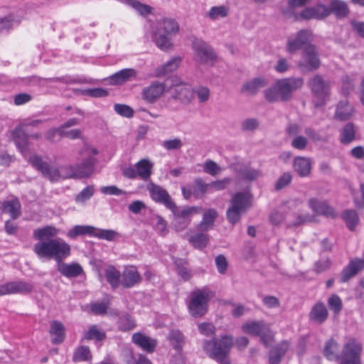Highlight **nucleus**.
Segmentation results:
<instances>
[{
    "label": "nucleus",
    "mask_w": 364,
    "mask_h": 364,
    "mask_svg": "<svg viewBox=\"0 0 364 364\" xmlns=\"http://www.w3.org/2000/svg\"><path fill=\"white\" fill-rule=\"evenodd\" d=\"M31 165L40 171L44 178H48L51 182H56L60 178L77 179L75 165L65 166L61 168L62 175L58 167L52 166L50 164L43 160L42 157L37 154L31 156L28 159Z\"/></svg>",
    "instance_id": "7ed1b4c3"
},
{
    "label": "nucleus",
    "mask_w": 364,
    "mask_h": 364,
    "mask_svg": "<svg viewBox=\"0 0 364 364\" xmlns=\"http://www.w3.org/2000/svg\"><path fill=\"white\" fill-rule=\"evenodd\" d=\"M118 232L113 230L98 229L94 227L93 236L107 241H114Z\"/></svg>",
    "instance_id": "09e8293b"
},
{
    "label": "nucleus",
    "mask_w": 364,
    "mask_h": 364,
    "mask_svg": "<svg viewBox=\"0 0 364 364\" xmlns=\"http://www.w3.org/2000/svg\"><path fill=\"white\" fill-rule=\"evenodd\" d=\"M309 205L316 214L324 215L326 216L332 218L336 215L334 210L330 207L325 201H321L316 198H311L309 200Z\"/></svg>",
    "instance_id": "a878e982"
},
{
    "label": "nucleus",
    "mask_w": 364,
    "mask_h": 364,
    "mask_svg": "<svg viewBox=\"0 0 364 364\" xmlns=\"http://www.w3.org/2000/svg\"><path fill=\"white\" fill-rule=\"evenodd\" d=\"M298 67L303 72L315 71L321 65L318 51L315 45L311 44L304 48L301 58L298 62Z\"/></svg>",
    "instance_id": "9b49d317"
},
{
    "label": "nucleus",
    "mask_w": 364,
    "mask_h": 364,
    "mask_svg": "<svg viewBox=\"0 0 364 364\" xmlns=\"http://www.w3.org/2000/svg\"><path fill=\"white\" fill-rule=\"evenodd\" d=\"M14 141L21 153L26 152L28 146V135L20 127L12 132Z\"/></svg>",
    "instance_id": "2f4dec72"
},
{
    "label": "nucleus",
    "mask_w": 364,
    "mask_h": 364,
    "mask_svg": "<svg viewBox=\"0 0 364 364\" xmlns=\"http://www.w3.org/2000/svg\"><path fill=\"white\" fill-rule=\"evenodd\" d=\"M338 343L333 338L329 339L326 343L323 349L324 356L329 360H339L340 355L336 353L338 349Z\"/></svg>",
    "instance_id": "58836bf2"
},
{
    "label": "nucleus",
    "mask_w": 364,
    "mask_h": 364,
    "mask_svg": "<svg viewBox=\"0 0 364 364\" xmlns=\"http://www.w3.org/2000/svg\"><path fill=\"white\" fill-rule=\"evenodd\" d=\"M189 242L193 245V246L198 249H203L206 247L208 237L207 235L203 233H198L193 236H191L189 238Z\"/></svg>",
    "instance_id": "6e6d98bb"
},
{
    "label": "nucleus",
    "mask_w": 364,
    "mask_h": 364,
    "mask_svg": "<svg viewBox=\"0 0 364 364\" xmlns=\"http://www.w3.org/2000/svg\"><path fill=\"white\" fill-rule=\"evenodd\" d=\"M215 266L218 272L221 274H225L228 269V262L223 255H218L215 259Z\"/></svg>",
    "instance_id": "774afa93"
},
{
    "label": "nucleus",
    "mask_w": 364,
    "mask_h": 364,
    "mask_svg": "<svg viewBox=\"0 0 364 364\" xmlns=\"http://www.w3.org/2000/svg\"><path fill=\"white\" fill-rule=\"evenodd\" d=\"M95 193V188L93 186H88L82 189L76 196L75 202L79 203H83L89 200Z\"/></svg>",
    "instance_id": "4d7b16f0"
},
{
    "label": "nucleus",
    "mask_w": 364,
    "mask_h": 364,
    "mask_svg": "<svg viewBox=\"0 0 364 364\" xmlns=\"http://www.w3.org/2000/svg\"><path fill=\"white\" fill-rule=\"evenodd\" d=\"M59 230L52 225H47L33 231V237L38 242L33 250L39 259H53L60 274L68 278L77 277L82 274V267L77 262L65 263L63 261L70 256L71 246L64 240L55 237Z\"/></svg>",
    "instance_id": "f257e3e1"
},
{
    "label": "nucleus",
    "mask_w": 364,
    "mask_h": 364,
    "mask_svg": "<svg viewBox=\"0 0 364 364\" xmlns=\"http://www.w3.org/2000/svg\"><path fill=\"white\" fill-rule=\"evenodd\" d=\"M328 16L333 14L337 18H344L350 13L349 8L346 1L342 0H331L327 6Z\"/></svg>",
    "instance_id": "5701e85b"
},
{
    "label": "nucleus",
    "mask_w": 364,
    "mask_h": 364,
    "mask_svg": "<svg viewBox=\"0 0 364 364\" xmlns=\"http://www.w3.org/2000/svg\"><path fill=\"white\" fill-rule=\"evenodd\" d=\"M168 339L177 352H181L185 344V337L183 334L178 329L170 331Z\"/></svg>",
    "instance_id": "e433bc0d"
},
{
    "label": "nucleus",
    "mask_w": 364,
    "mask_h": 364,
    "mask_svg": "<svg viewBox=\"0 0 364 364\" xmlns=\"http://www.w3.org/2000/svg\"><path fill=\"white\" fill-rule=\"evenodd\" d=\"M353 112V108L348 102L342 100L337 105L335 117L338 120L346 121L352 117Z\"/></svg>",
    "instance_id": "473e14b6"
},
{
    "label": "nucleus",
    "mask_w": 364,
    "mask_h": 364,
    "mask_svg": "<svg viewBox=\"0 0 364 364\" xmlns=\"http://www.w3.org/2000/svg\"><path fill=\"white\" fill-rule=\"evenodd\" d=\"M80 92L82 95L95 98L107 97L109 95L107 90L101 87L85 89L82 90Z\"/></svg>",
    "instance_id": "052dcab7"
},
{
    "label": "nucleus",
    "mask_w": 364,
    "mask_h": 364,
    "mask_svg": "<svg viewBox=\"0 0 364 364\" xmlns=\"http://www.w3.org/2000/svg\"><path fill=\"white\" fill-rule=\"evenodd\" d=\"M193 95L197 97L198 102L200 104H206L210 97V90L206 86H197L193 89Z\"/></svg>",
    "instance_id": "c03bdc74"
},
{
    "label": "nucleus",
    "mask_w": 364,
    "mask_h": 364,
    "mask_svg": "<svg viewBox=\"0 0 364 364\" xmlns=\"http://www.w3.org/2000/svg\"><path fill=\"white\" fill-rule=\"evenodd\" d=\"M363 346L355 338L350 337L343 347L340 364H362L360 355Z\"/></svg>",
    "instance_id": "9d476101"
},
{
    "label": "nucleus",
    "mask_w": 364,
    "mask_h": 364,
    "mask_svg": "<svg viewBox=\"0 0 364 364\" xmlns=\"http://www.w3.org/2000/svg\"><path fill=\"white\" fill-rule=\"evenodd\" d=\"M147 190L150 193V196L153 200L156 203H161L168 209L171 208L175 204L172 201L171 198L167 191L161 186L150 182L147 185Z\"/></svg>",
    "instance_id": "2eb2a0df"
},
{
    "label": "nucleus",
    "mask_w": 364,
    "mask_h": 364,
    "mask_svg": "<svg viewBox=\"0 0 364 364\" xmlns=\"http://www.w3.org/2000/svg\"><path fill=\"white\" fill-rule=\"evenodd\" d=\"M96 159L93 157L85 159L81 163L75 164L77 179L88 178L95 171Z\"/></svg>",
    "instance_id": "aec40b11"
},
{
    "label": "nucleus",
    "mask_w": 364,
    "mask_h": 364,
    "mask_svg": "<svg viewBox=\"0 0 364 364\" xmlns=\"http://www.w3.org/2000/svg\"><path fill=\"white\" fill-rule=\"evenodd\" d=\"M328 312L323 303H316L311 308L309 314V320L317 324L323 323L328 318Z\"/></svg>",
    "instance_id": "b1692460"
},
{
    "label": "nucleus",
    "mask_w": 364,
    "mask_h": 364,
    "mask_svg": "<svg viewBox=\"0 0 364 364\" xmlns=\"http://www.w3.org/2000/svg\"><path fill=\"white\" fill-rule=\"evenodd\" d=\"M230 168L238 173L242 179L246 181H253L262 176V172L259 170L247 166L232 164L230 165Z\"/></svg>",
    "instance_id": "a211bd4d"
},
{
    "label": "nucleus",
    "mask_w": 364,
    "mask_h": 364,
    "mask_svg": "<svg viewBox=\"0 0 364 364\" xmlns=\"http://www.w3.org/2000/svg\"><path fill=\"white\" fill-rule=\"evenodd\" d=\"M268 326L264 321H252L245 323L242 329L246 333L259 336L267 330Z\"/></svg>",
    "instance_id": "c85d7f7f"
},
{
    "label": "nucleus",
    "mask_w": 364,
    "mask_h": 364,
    "mask_svg": "<svg viewBox=\"0 0 364 364\" xmlns=\"http://www.w3.org/2000/svg\"><path fill=\"white\" fill-rule=\"evenodd\" d=\"M125 3L134 9L141 16H146L152 11V8L150 6L142 4L137 0H125Z\"/></svg>",
    "instance_id": "3c124183"
},
{
    "label": "nucleus",
    "mask_w": 364,
    "mask_h": 364,
    "mask_svg": "<svg viewBox=\"0 0 364 364\" xmlns=\"http://www.w3.org/2000/svg\"><path fill=\"white\" fill-rule=\"evenodd\" d=\"M228 14V9L224 6H213L207 14V16L211 20H216L218 18L226 17Z\"/></svg>",
    "instance_id": "864d4df0"
},
{
    "label": "nucleus",
    "mask_w": 364,
    "mask_h": 364,
    "mask_svg": "<svg viewBox=\"0 0 364 364\" xmlns=\"http://www.w3.org/2000/svg\"><path fill=\"white\" fill-rule=\"evenodd\" d=\"M0 209L3 213L9 214L12 220L18 219L21 215V205L16 198L2 202Z\"/></svg>",
    "instance_id": "4be33fe9"
},
{
    "label": "nucleus",
    "mask_w": 364,
    "mask_h": 364,
    "mask_svg": "<svg viewBox=\"0 0 364 364\" xmlns=\"http://www.w3.org/2000/svg\"><path fill=\"white\" fill-rule=\"evenodd\" d=\"M114 111L119 115L131 118L134 115V110L132 108L124 104H115L114 106Z\"/></svg>",
    "instance_id": "69168bd1"
},
{
    "label": "nucleus",
    "mask_w": 364,
    "mask_h": 364,
    "mask_svg": "<svg viewBox=\"0 0 364 364\" xmlns=\"http://www.w3.org/2000/svg\"><path fill=\"white\" fill-rule=\"evenodd\" d=\"M161 31L167 35H173L178 33L179 26L176 20L172 18H164L162 23Z\"/></svg>",
    "instance_id": "603ef678"
},
{
    "label": "nucleus",
    "mask_w": 364,
    "mask_h": 364,
    "mask_svg": "<svg viewBox=\"0 0 364 364\" xmlns=\"http://www.w3.org/2000/svg\"><path fill=\"white\" fill-rule=\"evenodd\" d=\"M181 58L179 57H174L164 65L157 68L155 70L156 77L165 75L171 72L176 70L179 66Z\"/></svg>",
    "instance_id": "4c0bfd02"
},
{
    "label": "nucleus",
    "mask_w": 364,
    "mask_h": 364,
    "mask_svg": "<svg viewBox=\"0 0 364 364\" xmlns=\"http://www.w3.org/2000/svg\"><path fill=\"white\" fill-rule=\"evenodd\" d=\"M132 340L135 345L148 353L154 352L157 346L156 339L152 338L141 332L133 333Z\"/></svg>",
    "instance_id": "f3484780"
},
{
    "label": "nucleus",
    "mask_w": 364,
    "mask_h": 364,
    "mask_svg": "<svg viewBox=\"0 0 364 364\" xmlns=\"http://www.w3.org/2000/svg\"><path fill=\"white\" fill-rule=\"evenodd\" d=\"M94 227L90 225H75L70 229L67 235L70 238H75L80 235H90L93 236Z\"/></svg>",
    "instance_id": "37998d69"
},
{
    "label": "nucleus",
    "mask_w": 364,
    "mask_h": 364,
    "mask_svg": "<svg viewBox=\"0 0 364 364\" xmlns=\"http://www.w3.org/2000/svg\"><path fill=\"white\" fill-rule=\"evenodd\" d=\"M171 82L167 88V92L171 94L172 99L183 105L190 104L193 99V91L191 86L178 77H171Z\"/></svg>",
    "instance_id": "0eeeda50"
},
{
    "label": "nucleus",
    "mask_w": 364,
    "mask_h": 364,
    "mask_svg": "<svg viewBox=\"0 0 364 364\" xmlns=\"http://www.w3.org/2000/svg\"><path fill=\"white\" fill-rule=\"evenodd\" d=\"M268 81L265 77H258L246 82L242 87V92L255 95L259 90L266 87Z\"/></svg>",
    "instance_id": "cd10ccee"
},
{
    "label": "nucleus",
    "mask_w": 364,
    "mask_h": 364,
    "mask_svg": "<svg viewBox=\"0 0 364 364\" xmlns=\"http://www.w3.org/2000/svg\"><path fill=\"white\" fill-rule=\"evenodd\" d=\"M168 86L164 82L153 81L149 86L141 90V98L149 104L155 103L165 92Z\"/></svg>",
    "instance_id": "ddd939ff"
},
{
    "label": "nucleus",
    "mask_w": 364,
    "mask_h": 364,
    "mask_svg": "<svg viewBox=\"0 0 364 364\" xmlns=\"http://www.w3.org/2000/svg\"><path fill=\"white\" fill-rule=\"evenodd\" d=\"M250 206V196L247 193L237 192L230 200V206L226 211L228 221L235 225L240 221L241 215Z\"/></svg>",
    "instance_id": "423d86ee"
},
{
    "label": "nucleus",
    "mask_w": 364,
    "mask_h": 364,
    "mask_svg": "<svg viewBox=\"0 0 364 364\" xmlns=\"http://www.w3.org/2000/svg\"><path fill=\"white\" fill-rule=\"evenodd\" d=\"M214 293L208 289H198L191 292L188 310L194 317H201L208 310V303L213 297Z\"/></svg>",
    "instance_id": "39448f33"
},
{
    "label": "nucleus",
    "mask_w": 364,
    "mask_h": 364,
    "mask_svg": "<svg viewBox=\"0 0 364 364\" xmlns=\"http://www.w3.org/2000/svg\"><path fill=\"white\" fill-rule=\"evenodd\" d=\"M217 217L218 212L215 209L210 208L208 210H206L203 213L202 220L198 224V230L205 231L213 228L214 222Z\"/></svg>",
    "instance_id": "f704fd0d"
},
{
    "label": "nucleus",
    "mask_w": 364,
    "mask_h": 364,
    "mask_svg": "<svg viewBox=\"0 0 364 364\" xmlns=\"http://www.w3.org/2000/svg\"><path fill=\"white\" fill-rule=\"evenodd\" d=\"M173 215L174 228L177 231L185 230L191 223V217L200 212L201 208L198 206L178 207L176 204L171 208Z\"/></svg>",
    "instance_id": "1a4fd4ad"
},
{
    "label": "nucleus",
    "mask_w": 364,
    "mask_h": 364,
    "mask_svg": "<svg viewBox=\"0 0 364 364\" xmlns=\"http://www.w3.org/2000/svg\"><path fill=\"white\" fill-rule=\"evenodd\" d=\"M169 36L161 29H158L154 34V41L161 50H168L171 46Z\"/></svg>",
    "instance_id": "a19ab883"
},
{
    "label": "nucleus",
    "mask_w": 364,
    "mask_h": 364,
    "mask_svg": "<svg viewBox=\"0 0 364 364\" xmlns=\"http://www.w3.org/2000/svg\"><path fill=\"white\" fill-rule=\"evenodd\" d=\"M311 164L312 161L310 158L296 156L293 161V168L300 177H308L311 172Z\"/></svg>",
    "instance_id": "6ab92c4d"
},
{
    "label": "nucleus",
    "mask_w": 364,
    "mask_h": 364,
    "mask_svg": "<svg viewBox=\"0 0 364 364\" xmlns=\"http://www.w3.org/2000/svg\"><path fill=\"white\" fill-rule=\"evenodd\" d=\"M177 272L184 280H188L191 277V274L188 269V262L183 259H176L174 260Z\"/></svg>",
    "instance_id": "8fccbe9b"
},
{
    "label": "nucleus",
    "mask_w": 364,
    "mask_h": 364,
    "mask_svg": "<svg viewBox=\"0 0 364 364\" xmlns=\"http://www.w3.org/2000/svg\"><path fill=\"white\" fill-rule=\"evenodd\" d=\"M304 85L302 77H287L277 80L273 86L264 91L265 99L269 102H287L291 99L294 92Z\"/></svg>",
    "instance_id": "f03ea898"
},
{
    "label": "nucleus",
    "mask_w": 364,
    "mask_h": 364,
    "mask_svg": "<svg viewBox=\"0 0 364 364\" xmlns=\"http://www.w3.org/2000/svg\"><path fill=\"white\" fill-rule=\"evenodd\" d=\"M343 218L346 225L351 230L356 226L359 220L357 213L353 210H346L343 213Z\"/></svg>",
    "instance_id": "5fc2aeb1"
},
{
    "label": "nucleus",
    "mask_w": 364,
    "mask_h": 364,
    "mask_svg": "<svg viewBox=\"0 0 364 364\" xmlns=\"http://www.w3.org/2000/svg\"><path fill=\"white\" fill-rule=\"evenodd\" d=\"M363 269L364 258H355L351 259L348 265L343 268L341 273V282L346 283L348 282Z\"/></svg>",
    "instance_id": "dca6fc26"
},
{
    "label": "nucleus",
    "mask_w": 364,
    "mask_h": 364,
    "mask_svg": "<svg viewBox=\"0 0 364 364\" xmlns=\"http://www.w3.org/2000/svg\"><path fill=\"white\" fill-rule=\"evenodd\" d=\"M329 309L335 314H338L343 307V303L341 298L337 294H333L328 299Z\"/></svg>",
    "instance_id": "e2e57ef3"
},
{
    "label": "nucleus",
    "mask_w": 364,
    "mask_h": 364,
    "mask_svg": "<svg viewBox=\"0 0 364 364\" xmlns=\"http://www.w3.org/2000/svg\"><path fill=\"white\" fill-rule=\"evenodd\" d=\"M162 146L166 151L179 150L183 147V143L181 139L173 138L164 140Z\"/></svg>",
    "instance_id": "bf43d9fd"
},
{
    "label": "nucleus",
    "mask_w": 364,
    "mask_h": 364,
    "mask_svg": "<svg viewBox=\"0 0 364 364\" xmlns=\"http://www.w3.org/2000/svg\"><path fill=\"white\" fill-rule=\"evenodd\" d=\"M300 16L304 19H318L321 20L328 16L327 6L324 4H318L313 7L304 9Z\"/></svg>",
    "instance_id": "412c9836"
},
{
    "label": "nucleus",
    "mask_w": 364,
    "mask_h": 364,
    "mask_svg": "<svg viewBox=\"0 0 364 364\" xmlns=\"http://www.w3.org/2000/svg\"><path fill=\"white\" fill-rule=\"evenodd\" d=\"M192 48L193 59L197 63L212 65L215 61L217 55L214 49L201 38H194Z\"/></svg>",
    "instance_id": "6e6552de"
},
{
    "label": "nucleus",
    "mask_w": 364,
    "mask_h": 364,
    "mask_svg": "<svg viewBox=\"0 0 364 364\" xmlns=\"http://www.w3.org/2000/svg\"><path fill=\"white\" fill-rule=\"evenodd\" d=\"M105 276L107 282L113 289H116L119 284L120 272L111 266L106 269Z\"/></svg>",
    "instance_id": "de8ad7c7"
},
{
    "label": "nucleus",
    "mask_w": 364,
    "mask_h": 364,
    "mask_svg": "<svg viewBox=\"0 0 364 364\" xmlns=\"http://www.w3.org/2000/svg\"><path fill=\"white\" fill-rule=\"evenodd\" d=\"M259 122L257 119L248 118L241 122V130L244 132H254L258 129Z\"/></svg>",
    "instance_id": "680f3d73"
},
{
    "label": "nucleus",
    "mask_w": 364,
    "mask_h": 364,
    "mask_svg": "<svg viewBox=\"0 0 364 364\" xmlns=\"http://www.w3.org/2000/svg\"><path fill=\"white\" fill-rule=\"evenodd\" d=\"M136 72L134 69L125 68L111 75L108 80L110 85H121L129 80L132 77H136Z\"/></svg>",
    "instance_id": "bb28decb"
},
{
    "label": "nucleus",
    "mask_w": 364,
    "mask_h": 364,
    "mask_svg": "<svg viewBox=\"0 0 364 364\" xmlns=\"http://www.w3.org/2000/svg\"><path fill=\"white\" fill-rule=\"evenodd\" d=\"M9 294H29L32 291L33 286L32 284L24 281H14L7 282Z\"/></svg>",
    "instance_id": "7c9ffc66"
},
{
    "label": "nucleus",
    "mask_w": 364,
    "mask_h": 364,
    "mask_svg": "<svg viewBox=\"0 0 364 364\" xmlns=\"http://www.w3.org/2000/svg\"><path fill=\"white\" fill-rule=\"evenodd\" d=\"M137 175L140 178L147 181L151 175L153 164L146 159H141L136 165Z\"/></svg>",
    "instance_id": "c9c22d12"
},
{
    "label": "nucleus",
    "mask_w": 364,
    "mask_h": 364,
    "mask_svg": "<svg viewBox=\"0 0 364 364\" xmlns=\"http://www.w3.org/2000/svg\"><path fill=\"white\" fill-rule=\"evenodd\" d=\"M312 41V32L308 29H301L296 33L294 38L288 39L286 50L290 54H294L299 50H303L306 46L311 45Z\"/></svg>",
    "instance_id": "f8f14e48"
},
{
    "label": "nucleus",
    "mask_w": 364,
    "mask_h": 364,
    "mask_svg": "<svg viewBox=\"0 0 364 364\" xmlns=\"http://www.w3.org/2000/svg\"><path fill=\"white\" fill-rule=\"evenodd\" d=\"M136 324L132 317L127 313L122 314L118 320V328L122 331H129L136 327Z\"/></svg>",
    "instance_id": "79ce46f5"
},
{
    "label": "nucleus",
    "mask_w": 364,
    "mask_h": 364,
    "mask_svg": "<svg viewBox=\"0 0 364 364\" xmlns=\"http://www.w3.org/2000/svg\"><path fill=\"white\" fill-rule=\"evenodd\" d=\"M233 344V336L226 334L220 338H213L211 341L205 340L203 348L211 358L220 364H231L229 353Z\"/></svg>",
    "instance_id": "20e7f679"
},
{
    "label": "nucleus",
    "mask_w": 364,
    "mask_h": 364,
    "mask_svg": "<svg viewBox=\"0 0 364 364\" xmlns=\"http://www.w3.org/2000/svg\"><path fill=\"white\" fill-rule=\"evenodd\" d=\"M50 333L53 336L52 343L54 344L61 343L65 339V327L58 321H53L50 323Z\"/></svg>",
    "instance_id": "72a5a7b5"
},
{
    "label": "nucleus",
    "mask_w": 364,
    "mask_h": 364,
    "mask_svg": "<svg viewBox=\"0 0 364 364\" xmlns=\"http://www.w3.org/2000/svg\"><path fill=\"white\" fill-rule=\"evenodd\" d=\"M289 343L283 341L274 346L269 352V364H280L282 358L289 350Z\"/></svg>",
    "instance_id": "393cba45"
},
{
    "label": "nucleus",
    "mask_w": 364,
    "mask_h": 364,
    "mask_svg": "<svg viewBox=\"0 0 364 364\" xmlns=\"http://www.w3.org/2000/svg\"><path fill=\"white\" fill-rule=\"evenodd\" d=\"M308 86L314 97L323 100L328 95L329 83L322 75H315L308 82Z\"/></svg>",
    "instance_id": "4468645a"
},
{
    "label": "nucleus",
    "mask_w": 364,
    "mask_h": 364,
    "mask_svg": "<svg viewBox=\"0 0 364 364\" xmlns=\"http://www.w3.org/2000/svg\"><path fill=\"white\" fill-rule=\"evenodd\" d=\"M193 196L196 198L203 197L210 188V183H206L201 178H196L194 180Z\"/></svg>",
    "instance_id": "49530a36"
},
{
    "label": "nucleus",
    "mask_w": 364,
    "mask_h": 364,
    "mask_svg": "<svg viewBox=\"0 0 364 364\" xmlns=\"http://www.w3.org/2000/svg\"><path fill=\"white\" fill-rule=\"evenodd\" d=\"M84 338L86 340L95 339L97 341H102L105 338V333L100 331L95 325L90 327L85 333Z\"/></svg>",
    "instance_id": "13d9d810"
},
{
    "label": "nucleus",
    "mask_w": 364,
    "mask_h": 364,
    "mask_svg": "<svg viewBox=\"0 0 364 364\" xmlns=\"http://www.w3.org/2000/svg\"><path fill=\"white\" fill-rule=\"evenodd\" d=\"M292 180V175L290 172H285L277 181L274 188L275 190L279 191L288 186Z\"/></svg>",
    "instance_id": "338daca9"
},
{
    "label": "nucleus",
    "mask_w": 364,
    "mask_h": 364,
    "mask_svg": "<svg viewBox=\"0 0 364 364\" xmlns=\"http://www.w3.org/2000/svg\"><path fill=\"white\" fill-rule=\"evenodd\" d=\"M355 139V128L353 123H347L343 128L341 133L340 141L342 144H346L352 142Z\"/></svg>",
    "instance_id": "ea45409f"
},
{
    "label": "nucleus",
    "mask_w": 364,
    "mask_h": 364,
    "mask_svg": "<svg viewBox=\"0 0 364 364\" xmlns=\"http://www.w3.org/2000/svg\"><path fill=\"white\" fill-rule=\"evenodd\" d=\"M141 276L134 267L126 269L122 275V284L125 288H130L140 282Z\"/></svg>",
    "instance_id": "c756f323"
},
{
    "label": "nucleus",
    "mask_w": 364,
    "mask_h": 364,
    "mask_svg": "<svg viewBox=\"0 0 364 364\" xmlns=\"http://www.w3.org/2000/svg\"><path fill=\"white\" fill-rule=\"evenodd\" d=\"M92 358V354L89 347L81 346L74 352L73 360L75 362L89 361Z\"/></svg>",
    "instance_id": "a18cd8bd"
},
{
    "label": "nucleus",
    "mask_w": 364,
    "mask_h": 364,
    "mask_svg": "<svg viewBox=\"0 0 364 364\" xmlns=\"http://www.w3.org/2000/svg\"><path fill=\"white\" fill-rule=\"evenodd\" d=\"M331 261L329 257L321 259L314 264V272L317 274L324 272L330 269Z\"/></svg>",
    "instance_id": "0e129e2a"
}]
</instances>
